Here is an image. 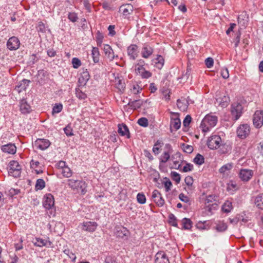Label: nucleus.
<instances>
[{
	"instance_id": "4be33fe9",
	"label": "nucleus",
	"mask_w": 263,
	"mask_h": 263,
	"mask_svg": "<svg viewBox=\"0 0 263 263\" xmlns=\"http://www.w3.org/2000/svg\"><path fill=\"white\" fill-rule=\"evenodd\" d=\"M154 49L148 44H145L141 51V56L145 59H148L153 53Z\"/></svg>"
},
{
	"instance_id": "864d4df0",
	"label": "nucleus",
	"mask_w": 263,
	"mask_h": 263,
	"mask_svg": "<svg viewBox=\"0 0 263 263\" xmlns=\"http://www.w3.org/2000/svg\"><path fill=\"white\" fill-rule=\"evenodd\" d=\"M71 63L73 67L75 69L78 68L82 64L81 60L77 58H72Z\"/></svg>"
},
{
	"instance_id": "49530a36",
	"label": "nucleus",
	"mask_w": 263,
	"mask_h": 263,
	"mask_svg": "<svg viewBox=\"0 0 263 263\" xmlns=\"http://www.w3.org/2000/svg\"><path fill=\"white\" fill-rule=\"evenodd\" d=\"M76 95L80 100H84L87 98V95L82 92L79 88L76 89Z\"/></svg>"
},
{
	"instance_id": "39448f33",
	"label": "nucleus",
	"mask_w": 263,
	"mask_h": 263,
	"mask_svg": "<svg viewBox=\"0 0 263 263\" xmlns=\"http://www.w3.org/2000/svg\"><path fill=\"white\" fill-rule=\"evenodd\" d=\"M243 107L239 103H234L231 105V112L234 120H238L241 116Z\"/></svg>"
},
{
	"instance_id": "338daca9",
	"label": "nucleus",
	"mask_w": 263,
	"mask_h": 263,
	"mask_svg": "<svg viewBox=\"0 0 263 263\" xmlns=\"http://www.w3.org/2000/svg\"><path fill=\"white\" fill-rule=\"evenodd\" d=\"M221 76L224 79H227L229 77V70L227 68H222L221 70Z\"/></svg>"
},
{
	"instance_id": "a878e982",
	"label": "nucleus",
	"mask_w": 263,
	"mask_h": 263,
	"mask_svg": "<svg viewBox=\"0 0 263 263\" xmlns=\"http://www.w3.org/2000/svg\"><path fill=\"white\" fill-rule=\"evenodd\" d=\"M30 83V80L24 79L18 83L15 89L20 93L23 90H25Z\"/></svg>"
},
{
	"instance_id": "5701e85b",
	"label": "nucleus",
	"mask_w": 263,
	"mask_h": 263,
	"mask_svg": "<svg viewBox=\"0 0 263 263\" xmlns=\"http://www.w3.org/2000/svg\"><path fill=\"white\" fill-rule=\"evenodd\" d=\"M89 78L90 76L87 70L86 69H83L79 78V83L81 85H85L89 80Z\"/></svg>"
},
{
	"instance_id": "79ce46f5",
	"label": "nucleus",
	"mask_w": 263,
	"mask_h": 263,
	"mask_svg": "<svg viewBox=\"0 0 263 263\" xmlns=\"http://www.w3.org/2000/svg\"><path fill=\"white\" fill-rule=\"evenodd\" d=\"M157 62L155 63V66L158 69H161L164 63V60L163 57L160 55H158L157 58L156 59Z\"/></svg>"
},
{
	"instance_id": "7c9ffc66",
	"label": "nucleus",
	"mask_w": 263,
	"mask_h": 263,
	"mask_svg": "<svg viewBox=\"0 0 263 263\" xmlns=\"http://www.w3.org/2000/svg\"><path fill=\"white\" fill-rule=\"evenodd\" d=\"M254 203L259 209L263 210V193L259 194L255 197Z\"/></svg>"
},
{
	"instance_id": "c756f323",
	"label": "nucleus",
	"mask_w": 263,
	"mask_h": 263,
	"mask_svg": "<svg viewBox=\"0 0 263 263\" xmlns=\"http://www.w3.org/2000/svg\"><path fill=\"white\" fill-rule=\"evenodd\" d=\"M115 85L120 91H123L125 88V83L123 79L117 77L115 78Z\"/></svg>"
},
{
	"instance_id": "f3484780",
	"label": "nucleus",
	"mask_w": 263,
	"mask_h": 263,
	"mask_svg": "<svg viewBox=\"0 0 263 263\" xmlns=\"http://www.w3.org/2000/svg\"><path fill=\"white\" fill-rule=\"evenodd\" d=\"M138 47L136 44H132L127 47V54L130 60H135L138 55Z\"/></svg>"
},
{
	"instance_id": "20e7f679",
	"label": "nucleus",
	"mask_w": 263,
	"mask_h": 263,
	"mask_svg": "<svg viewBox=\"0 0 263 263\" xmlns=\"http://www.w3.org/2000/svg\"><path fill=\"white\" fill-rule=\"evenodd\" d=\"M222 139L218 135H212L210 137L207 141V145L211 149H217L221 144Z\"/></svg>"
},
{
	"instance_id": "58836bf2",
	"label": "nucleus",
	"mask_w": 263,
	"mask_h": 263,
	"mask_svg": "<svg viewBox=\"0 0 263 263\" xmlns=\"http://www.w3.org/2000/svg\"><path fill=\"white\" fill-rule=\"evenodd\" d=\"M60 173H61L64 177L66 178L70 177L72 175V171L67 165L63 170H61Z\"/></svg>"
},
{
	"instance_id": "bf43d9fd",
	"label": "nucleus",
	"mask_w": 263,
	"mask_h": 263,
	"mask_svg": "<svg viewBox=\"0 0 263 263\" xmlns=\"http://www.w3.org/2000/svg\"><path fill=\"white\" fill-rule=\"evenodd\" d=\"M182 148L184 152L189 154L191 153L193 151V147L192 146L185 144H183L182 145Z\"/></svg>"
},
{
	"instance_id": "f257e3e1",
	"label": "nucleus",
	"mask_w": 263,
	"mask_h": 263,
	"mask_svg": "<svg viewBox=\"0 0 263 263\" xmlns=\"http://www.w3.org/2000/svg\"><path fill=\"white\" fill-rule=\"evenodd\" d=\"M67 184L69 188L76 193H81L84 195L87 192V184L82 180L69 179L67 180Z\"/></svg>"
},
{
	"instance_id": "473e14b6",
	"label": "nucleus",
	"mask_w": 263,
	"mask_h": 263,
	"mask_svg": "<svg viewBox=\"0 0 263 263\" xmlns=\"http://www.w3.org/2000/svg\"><path fill=\"white\" fill-rule=\"evenodd\" d=\"M143 101L140 100H135L134 101H130L128 105L131 107L133 109H136L137 108H140L141 105H142Z\"/></svg>"
},
{
	"instance_id": "6e6d98bb",
	"label": "nucleus",
	"mask_w": 263,
	"mask_h": 263,
	"mask_svg": "<svg viewBox=\"0 0 263 263\" xmlns=\"http://www.w3.org/2000/svg\"><path fill=\"white\" fill-rule=\"evenodd\" d=\"M68 18L70 21L74 23L76 22L78 20V16L75 12H69L68 15Z\"/></svg>"
},
{
	"instance_id": "052dcab7",
	"label": "nucleus",
	"mask_w": 263,
	"mask_h": 263,
	"mask_svg": "<svg viewBox=\"0 0 263 263\" xmlns=\"http://www.w3.org/2000/svg\"><path fill=\"white\" fill-rule=\"evenodd\" d=\"M205 206L206 208V210L208 211L209 212H212V211L217 209L218 205L216 203H213L205 205Z\"/></svg>"
},
{
	"instance_id": "0eeeda50",
	"label": "nucleus",
	"mask_w": 263,
	"mask_h": 263,
	"mask_svg": "<svg viewBox=\"0 0 263 263\" xmlns=\"http://www.w3.org/2000/svg\"><path fill=\"white\" fill-rule=\"evenodd\" d=\"M20 41L16 36H12L10 37L7 42V48L11 50H16L19 48L20 46Z\"/></svg>"
},
{
	"instance_id": "5fc2aeb1",
	"label": "nucleus",
	"mask_w": 263,
	"mask_h": 263,
	"mask_svg": "<svg viewBox=\"0 0 263 263\" xmlns=\"http://www.w3.org/2000/svg\"><path fill=\"white\" fill-rule=\"evenodd\" d=\"M137 201L140 204H144L146 202V197L144 194L138 193L137 195Z\"/></svg>"
},
{
	"instance_id": "423d86ee",
	"label": "nucleus",
	"mask_w": 263,
	"mask_h": 263,
	"mask_svg": "<svg viewBox=\"0 0 263 263\" xmlns=\"http://www.w3.org/2000/svg\"><path fill=\"white\" fill-rule=\"evenodd\" d=\"M51 145L49 140L39 138L36 139L34 143V147L36 149L44 151L48 148Z\"/></svg>"
},
{
	"instance_id": "0e129e2a",
	"label": "nucleus",
	"mask_w": 263,
	"mask_h": 263,
	"mask_svg": "<svg viewBox=\"0 0 263 263\" xmlns=\"http://www.w3.org/2000/svg\"><path fill=\"white\" fill-rule=\"evenodd\" d=\"M64 133L67 136H71L73 135L72 129L69 125H67L64 128Z\"/></svg>"
},
{
	"instance_id": "f704fd0d",
	"label": "nucleus",
	"mask_w": 263,
	"mask_h": 263,
	"mask_svg": "<svg viewBox=\"0 0 263 263\" xmlns=\"http://www.w3.org/2000/svg\"><path fill=\"white\" fill-rule=\"evenodd\" d=\"M91 55L95 63H98L100 58V52L97 47H93L91 50Z\"/></svg>"
},
{
	"instance_id": "1a4fd4ad",
	"label": "nucleus",
	"mask_w": 263,
	"mask_h": 263,
	"mask_svg": "<svg viewBox=\"0 0 263 263\" xmlns=\"http://www.w3.org/2000/svg\"><path fill=\"white\" fill-rule=\"evenodd\" d=\"M253 122L255 127L260 128L263 125V111L256 110L253 116Z\"/></svg>"
},
{
	"instance_id": "ddd939ff",
	"label": "nucleus",
	"mask_w": 263,
	"mask_h": 263,
	"mask_svg": "<svg viewBox=\"0 0 263 263\" xmlns=\"http://www.w3.org/2000/svg\"><path fill=\"white\" fill-rule=\"evenodd\" d=\"M253 176V171L250 169L243 168L240 170L239 177L244 182L250 180Z\"/></svg>"
},
{
	"instance_id": "ea45409f",
	"label": "nucleus",
	"mask_w": 263,
	"mask_h": 263,
	"mask_svg": "<svg viewBox=\"0 0 263 263\" xmlns=\"http://www.w3.org/2000/svg\"><path fill=\"white\" fill-rule=\"evenodd\" d=\"M228 228L227 224L223 221H219L216 226V230L218 232L225 231Z\"/></svg>"
},
{
	"instance_id": "412c9836",
	"label": "nucleus",
	"mask_w": 263,
	"mask_h": 263,
	"mask_svg": "<svg viewBox=\"0 0 263 263\" xmlns=\"http://www.w3.org/2000/svg\"><path fill=\"white\" fill-rule=\"evenodd\" d=\"M171 160L173 161L174 168L179 169L181 166L180 162L182 160V157L179 152H176L171 157Z\"/></svg>"
},
{
	"instance_id": "72a5a7b5",
	"label": "nucleus",
	"mask_w": 263,
	"mask_h": 263,
	"mask_svg": "<svg viewBox=\"0 0 263 263\" xmlns=\"http://www.w3.org/2000/svg\"><path fill=\"white\" fill-rule=\"evenodd\" d=\"M227 190L231 194H233L235 191L238 190V186L236 183L234 181H231L227 184Z\"/></svg>"
},
{
	"instance_id": "9d476101",
	"label": "nucleus",
	"mask_w": 263,
	"mask_h": 263,
	"mask_svg": "<svg viewBox=\"0 0 263 263\" xmlns=\"http://www.w3.org/2000/svg\"><path fill=\"white\" fill-rule=\"evenodd\" d=\"M172 115L171 117L170 125L171 127L174 128L175 130L179 129L181 126V121L179 119V114L178 113L171 111Z\"/></svg>"
},
{
	"instance_id": "a19ab883",
	"label": "nucleus",
	"mask_w": 263,
	"mask_h": 263,
	"mask_svg": "<svg viewBox=\"0 0 263 263\" xmlns=\"http://www.w3.org/2000/svg\"><path fill=\"white\" fill-rule=\"evenodd\" d=\"M172 153L169 152H164V153L161 155L160 158V163H166L170 158H171L170 156V154Z\"/></svg>"
},
{
	"instance_id": "a211bd4d",
	"label": "nucleus",
	"mask_w": 263,
	"mask_h": 263,
	"mask_svg": "<svg viewBox=\"0 0 263 263\" xmlns=\"http://www.w3.org/2000/svg\"><path fill=\"white\" fill-rule=\"evenodd\" d=\"M20 110L23 114H29L31 111V108L26 99H23L20 101Z\"/></svg>"
},
{
	"instance_id": "13d9d810",
	"label": "nucleus",
	"mask_w": 263,
	"mask_h": 263,
	"mask_svg": "<svg viewBox=\"0 0 263 263\" xmlns=\"http://www.w3.org/2000/svg\"><path fill=\"white\" fill-rule=\"evenodd\" d=\"M169 218V223L171 224L173 226L177 227V219L175 215L173 214H170L168 216Z\"/></svg>"
},
{
	"instance_id": "6e6552de",
	"label": "nucleus",
	"mask_w": 263,
	"mask_h": 263,
	"mask_svg": "<svg viewBox=\"0 0 263 263\" xmlns=\"http://www.w3.org/2000/svg\"><path fill=\"white\" fill-rule=\"evenodd\" d=\"M250 132V126L248 124L240 125L237 129V136L241 139H245L249 135Z\"/></svg>"
},
{
	"instance_id": "2eb2a0df",
	"label": "nucleus",
	"mask_w": 263,
	"mask_h": 263,
	"mask_svg": "<svg viewBox=\"0 0 263 263\" xmlns=\"http://www.w3.org/2000/svg\"><path fill=\"white\" fill-rule=\"evenodd\" d=\"M82 229L89 232H93L96 230L98 224L96 222L86 221L81 223Z\"/></svg>"
},
{
	"instance_id": "4d7b16f0",
	"label": "nucleus",
	"mask_w": 263,
	"mask_h": 263,
	"mask_svg": "<svg viewBox=\"0 0 263 263\" xmlns=\"http://www.w3.org/2000/svg\"><path fill=\"white\" fill-rule=\"evenodd\" d=\"M172 179L176 181L177 183H178L180 181V176L176 172H172L171 173Z\"/></svg>"
},
{
	"instance_id": "c03bdc74",
	"label": "nucleus",
	"mask_w": 263,
	"mask_h": 263,
	"mask_svg": "<svg viewBox=\"0 0 263 263\" xmlns=\"http://www.w3.org/2000/svg\"><path fill=\"white\" fill-rule=\"evenodd\" d=\"M192 224V221L188 218H184L182 220L183 228L185 230H189L191 228Z\"/></svg>"
},
{
	"instance_id": "8fccbe9b",
	"label": "nucleus",
	"mask_w": 263,
	"mask_h": 263,
	"mask_svg": "<svg viewBox=\"0 0 263 263\" xmlns=\"http://www.w3.org/2000/svg\"><path fill=\"white\" fill-rule=\"evenodd\" d=\"M36 28L38 32L41 33H45L46 32L45 24L41 21L38 22Z\"/></svg>"
},
{
	"instance_id": "4c0bfd02",
	"label": "nucleus",
	"mask_w": 263,
	"mask_h": 263,
	"mask_svg": "<svg viewBox=\"0 0 263 263\" xmlns=\"http://www.w3.org/2000/svg\"><path fill=\"white\" fill-rule=\"evenodd\" d=\"M163 145V143L162 141L157 140L155 143L153 148V152L155 155H157L160 153V149L162 147Z\"/></svg>"
},
{
	"instance_id": "dca6fc26",
	"label": "nucleus",
	"mask_w": 263,
	"mask_h": 263,
	"mask_svg": "<svg viewBox=\"0 0 263 263\" xmlns=\"http://www.w3.org/2000/svg\"><path fill=\"white\" fill-rule=\"evenodd\" d=\"M154 202L159 206H162L164 203V199L163 198L161 193L157 190H155L152 193V196Z\"/></svg>"
},
{
	"instance_id": "9b49d317",
	"label": "nucleus",
	"mask_w": 263,
	"mask_h": 263,
	"mask_svg": "<svg viewBox=\"0 0 263 263\" xmlns=\"http://www.w3.org/2000/svg\"><path fill=\"white\" fill-rule=\"evenodd\" d=\"M44 207L48 210L51 209L54 205V199L51 194H46L44 195L43 201Z\"/></svg>"
},
{
	"instance_id": "f03ea898",
	"label": "nucleus",
	"mask_w": 263,
	"mask_h": 263,
	"mask_svg": "<svg viewBox=\"0 0 263 263\" xmlns=\"http://www.w3.org/2000/svg\"><path fill=\"white\" fill-rule=\"evenodd\" d=\"M217 121V116L208 114L202 119L200 127L203 132L206 133L216 125Z\"/></svg>"
},
{
	"instance_id": "f8f14e48",
	"label": "nucleus",
	"mask_w": 263,
	"mask_h": 263,
	"mask_svg": "<svg viewBox=\"0 0 263 263\" xmlns=\"http://www.w3.org/2000/svg\"><path fill=\"white\" fill-rule=\"evenodd\" d=\"M129 233V231L124 227H116L115 234L118 238L126 240L128 238Z\"/></svg>"
},
{
	"instance_id": "e2e57ef3",
	"label": "nucleus",
	"mask_w": 263,
	"mask_h": 263,
	"mask_svg": "<svg viewBox=\"0 0 263 263\" xmlns=\"http://www.w3.org/2000/svg\"><path fill=\"white\" fill-rule=\"evenodd\" d=\"M142 90V88L138 85H134L133 88L131 89L132 92L134 94H138Z\"/></svg>"
},
{
	"instance_id": "b1692460",
	"label": "nucleus",
	"mask_w": 263,
	"mask_h": 263,
	"mask_svg": "<svg viewBox=\"0 0 263 263\" xmlns=\"http://www.w3.org/2000/svg\"><path fill=\"white\" fill-rule=\"evenodd\" d=\"M156 263H170L168 257L163 252H158L155 256Z\"/></svg>"
},
{
	"instance_id": "6ab92c4d",
	"label": "nucleus",
	"mask_w": 263,
	"mask_h": 263,
	"mask_svg": "<svg viewBox=\"0 0 263 263\" xmlns=\"http://www.w3.org/2000/svg\"><path fill=\"white\" fill-rule=\"evenodd\" d=\"M135 71L137 74L140 75L143 79H148L152 76V73L145 70L144 67H142V65L136 67Z\"/></svg>"
},
{
	"instance_id": "2f4dec72",
	"label": "nucleus",
	"mask_w": 263,
	"mask_h": 263,
	"mask_svg": "<svg viewBox=\"0 0 263 263\" xmlns=\"http://www.w3.org/2000/svg\"><path fill=\"white\" fill-rule=\"evenodd\" d=\"M219 148H220V152L222 154L229 153L232 149L231 146L227 143H223V141H222L221 144H220V146Z\"/></svg>"
},
{
	"instance_id": "393cba45",
	"label": "nucleus",
	"mask_w": 263,
	"mask_h": 263,
	"mask_svg": "<svg viewBox=\"0 0 263 263\" xmlns=\"http://www.w3.org/2000/svg\"><path fill=\"white\" fill-rule=\"evenodd\" d=\"M103 51L106 57H107L109 61H112L115 59V55L110 46L108 44H105L103 47Z\"/></svg>"
},
{
	"instance_id": "3c124183",
	"label": "nucleus",
	"mask_w": 263,
	"mask_h": 263,
	"mask_svg": "<svg viewBox=\"0 0 263 263\" xmlns=\"http://www.w3.org/2000/svg\"><path fill=\"white\" fill-rule=\"evenodd\" d=\"M63 109V105L62 104H56L53 107L52 114L54 115V114H58Z\"/></svg>"
},
{
	"instance_id": "7ed1b4c3",
	"label": "nucleus",
	"mask_w": 263,
	"mask_h": 263,
	"mask_svg": "<svg viewBox=\"0 0 263 263\" xmlns=\"http://www.w3.org/2000/svg\"><path fill=\"white\" fill-rule=\"evenodd\" d=\"M22 167L16 161H11L9 163L8 173L15 178L20 176Z\"/></svg>"
},
{
	"instance_id": "de8ad7c7",
	"label": "nucleus",
	"mask_w": 263,
	"mask_h": 263,
	"mask_svg": "<svg viewBox=\"0 0 263 263\" xmlns=\"http://www.w3.org/2000/svg\"><path fill=\"white\" fill-rule=\"evenodd\" d=\"M96 40L97 44V45L99 47H100L102 45V43L103 42V40L104 38V36L102 33L100 32V31H98L96 34Z\"/></svg>"
},
{
	"instance_id": "69168bd1",
	"label": "nucleus",
	"mask_w": 263,
	"mask_h": 263,
	"mask_svg": "<svg viewBox=\"0 0 263 263\" xmlns=\"http://www.w3.org/2000/svg\"><path fill=\"white\" fill-rule=\"evenodd\" d=\"M205 64L209 68H211L213 66L214 61L212 58L209 57L205 60Z\"/></svg>"
},
{
	"instance_id": "37998d69",
	"label": "nucleus",
	"mask_w": 263,
	"mask_h": 263,
	"mask_svg": "<svg viewBox=\"0 0 263 263\" xmlns=\"http://www.w3.org/2000/svg\"><path fill=\"white\" fill-rule=\"evenodd\" d=\"M193 162L198 165H201L204 162V157L200 154H197L194 158Z\"/></svg>"
},
{
	"instance_id": "c85d7f7f",
	"label": "nucleus",
	"mask_w": 263,
	"mask_h": 263,
	"mask_svg": "<svg viewBox=\"0 0 263 263\" xmlns=\"http://www.w3.org/2000/svg\"><path fill=\"white\" fill-rule=\"evenodd\" d=\"M177 105L180 110L185 111L188 107L189 103L185 98H181L177 100Z\"/></svg>"
},
{
	"instance_id": "4468645a",
	"label": "nucleus",
	"mask_w": 263,
	"mask_h": 263,
	"mask_svg": "<svg viewBox=\"0 0 263 263\" xmlns=\"http://www.w3.org/2000/svg\"><path fill=\"white\" fill-rule=\"evenodd\" d=\"M34 246L38 247H51L52 243L48 239H44L40 237H35L32 241Z\"/></svg>"
},
{
	"instance_id": "cd10ccee",
	"label": "nucleus",
	"mask_w": 263,
	"mask_h": 263,
	"mask_svg": "<svg viewBox=\"0 0 263 263\" xmlns=\"http://www.w3.org/2000/svg\"><path fill=\"white\" fill-rule=\"evenodd\" d=\"M118 133L122 136H126L127 138H130V134L127 126L124 124L118 125Z\"/></svg>"
},
{
	"instance_id": "a18cd8bd",
	"label": "nucleus",
	"mask_w": 263,
	"mask_h": 263,
	"mask_svg": "<svg viewBox=\"0 0 263 263\" xmlns=\"http://www.w3.org/2000/svg\"><path fill=\"white\" fill-rule=\"evenodd\" d=\"M45 186V182L42 179H38L36 180L35 184V189L36 190H41L43 189Z\"/></svg>"
},
{
	"instance_id": "e433bc0d",
	"label": "nucleus",
	"mask_w": 263,
	"mask_h": 263,
	"mask_svg": "<svg viewBox=\"0 0 263 263\" xmlns=\"http://www.w3.org/2000/svg\"><path fill=\"white\" fill-rule=\"evenodd\" d=\"M233 168L232 163H227L222 167H221L219 170V173L223 174H228V172L232 170Z\"/></svg>"
},
{
	"instance_id": "aec40b11",
	"label": "nucleus",
	"mask_w": 263,
	"mask_h": 263,
	"mask_svg": "<svg viewBox=\"0 0 263 263\" xmlns=\"http://www.w3.org/2000/svg\"><path fill=\"white\" fill-rule=\"evenodd\" d=\"M3 152L9 154H14L16 152V147L14 144L8 143L1 146Z\"/></svg>"
},
{
	"instance_id": "bb28decb",
	"label": "nucleus",
	"mask_w": 263,
	"mask_h": 263,
	"mask_svg": "<svg viewBox=\"0 0 263 263\" xmlns=\"http://www.w3.org/2000/svg\"><path fill=\"white\" fill-rule=\"evenodd\" d=\"M134 8L132 5L127 4L122 5L120 8V11L122 12V14L127 16L132 13Z\"/></svg>"
},
{
	"instance_id": "603ef678",
	"label": "nucleus",
	"mask_w": 263,
	"mask_h": 263,
	"mask_svg": "<svg viewBox=\"0 0 263 263\" xmlns=\"http://www.w3.org/2000/svg\"><path fill=\"white\" fill-rule=\"evenodd\" d=\"M138 124L143 127H146L148 125V120L144 117L138 119Z\"/></svg>"
},
{
	"instance_id": "680f3d73",
	"label": "nucleus",
	"mask_w": 263,
	"mask_h": 263,
	"mask_svg": "<svg viewBox=\"0 0 263 263\" xmlns=\"http://www.w3.org/2000/svg\"><path fill=\"white\" fill-rule=\"evenodd\" d=\"M65 166H66V162L64 161H60L55 164V167L59 170V172Z\"/></svg>"
},
{
	"instance_id": "09e8293b",
	"label": "nucleus",
	"mask_w": 263,
	"mask_h": 263,
	"mask_svg": "<svg viewBox=\"0 0 263 263\" xmlns=\"http://www.w3.org/2000/svg\"><path fill=\"white\" fill-rule=\"evenodd\" d=\"M40 60V58L35 54H32L30 55L28 63L30 65H33Z\"/></svg>"
},
{
	"instance_id": "c9c22d12",
	"label": "nucleus",
	"mask_w": 263,
	"mask_h": 263,
	"mask_svg": "<svg viewBox=\"0 0 263 263\" xmlns=\"http://www.w3.org/2000/svg\"><path fill=\"white\" fill-rule=\"evenodd\" d=\"M232 209V202L228 200L224 202L221 208L222 211L226 213L230 212Z\"/></svg>"
},
{
	"instance_id": "774afa93",
	"label": "nucleus",
	"mask_w": 263,
	"mask_h": 263,
	"mask_svg": "<svg viewBox=\"0 0 263 263\" xmlns=\"http://www.w3.org/2000/svg\"><path fill=\"white\" fill-rule=\"evenodd\" d=\"M184 181L189 187H192L194 181L193 177L189 176L185 177Z\"/></svg>"
}]
</instances>
